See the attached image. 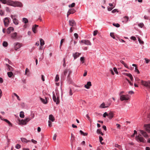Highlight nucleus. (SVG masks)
<instances>
[{
	"label": "nucleus",
	"mask_w": 150,
	"mask_h": 150,
	"mask_svg": "<svg viewBox=\"0 0 150 150\" xmlns=\"http://www.w3.org/2000/svg\"><path fill=\"white\" fill-rule=\"evenodd\" d=\"M11 17L13 20V23L16 25H18V21L16 18V15H11Z\"/></svg>",
	"instance_id": "5"
},
{
	"label": "nucleus",
	"mask_w": 150,
	"mask_h": 150,
	"mask_svg": "<svg viewBox=\"0 0 150 150\" xmlns=\"http://www.w3.org/2000/svg\"><path fill=\"white\" fill-rule=\"evenodd\" d=\"M108 118L109 119L111 120L114 117L113 113L112 111L110 112L108 114Z\"/></svg>",
	"instance_id": "19"
},
{
	"label": "nucleus",
	"mask_w": 150,
	"mask_h": 150,
	"mask_svg": "<svg viewBox=\"0 0 150 150\" xmlns=\"http://www.w3.org/2000/svg\"><path fill=\"white\" fill-rule=\"evenodd\" d=\"M110 36L111 37L113 38L114 39H115V37L114 36V35L113 33H110Z\"/></svg>",
	"instance_id": "43"
},
{
	"label": "nucleus",
	"mask_w": 150,
	"mask_h": 150,
	"mask_svg": "<svg viewBox=\"0 0 150 150\" xmlns=\"http://www.w3.org/2000/svg\"><path fill=\"white\" fill-rule=\"evenodd\" d=\"M23 22H24L25 23H27L28 22V19L25 18H23Z\"/></svg>",
	"instance_id": "34"
},
{
	"label": "nucleus",
	"mask_w": 150,
	"mask_h": 150,
	"mask_svg": "<svg viewBox=\"0 0 150 150\" xmlns=\"http://www.w3.org/2000/svg\"><path fill=\"white\" fill-rule=\"evenodd\" d=\"M17 35V33L16 32H15L13 33L11 35V37L13 39H15V38L16 37V36Z\"/></svg>",
	"instance_id": "28"
},
{
	"label": "nucleus",
	"mask_w": 150,
	"mask_h": 150,
	"mask_svg": "<svg viewBox=\"0 0 150 150\" xmlns=\"http://www.w3.org/2000/svg\"><path fill=\"white\" fill-rule=\"evenodd\" d=\"M22 46V44L17 42L15 43L14 44V46L15 50H17L18 49H19Z\"/></svg>",
	"instance_id": "4"
},
{
	"label": "nucleus",
	"mask_w": 150,
	"mask_h": 150,
	"mask_svg": "<svg viewBox=\"0 0 150 150\" xmlns=\"http://www.w3.org/2000/svg\"><path fill=\"white\" fill-rule=\"evenodd\" d=\"M129 99L128 95H122L120 96V99L122 101L124 100H128Z\"/></svg>",
	"instance_id": "7"
},
{
	"label": "nucleus",
	"mask_w": 150,
	"mask_h": 150,
	"mask_svg": "<svg viewBox=\"0 0 150 150\" xmlns=\"http://www.w3.org/2000/svg\"><path fill=\"white\" fill-rule=\"evenodd\" d=\"M59 80V75L58 74H57L56 75L55 79V81L56 82L58 81Z\"/></svg>",
	"instance_id": "37"
},
{
	"label": "nucleus",
	"mask_w": 150,
	"mask_h": 150,
	"mask_svg": "<svg viewBox=\"0 0 150 150\" xmlns=\"http://www.w3.org/2000/svg\"><path fill=\"white\" fill-rule=\"evenodd\" d=\"M31 142L34 144H36L37 143V141L33 139L31 140Z\"/></svg>",
	"instance_id": "59"
},
{
	"label": "nucleus",
	"mask_w": 150,
	"mask_h": 150,
	"mask_svg": "<svg viewBox=\"0 0 150 150\" xmlns=\"http://www.w3.org/2000/svg\"><path fill=\"white\" fill-rule=\"evenodd\" d=\"M49 119L52 122H54L55 120V119L52 115H49Z\"/></svg>",
	"instance_id": "24"
},
{
	"label": "nucleus",
	"mask_w": 150,
	"mask_h": 150,
	"mask_svg": "<svg viewBox=\"0 0 150 150\" xmlns=\"http://www.w3.org/2000/svg\"><path fill=\"white\" fill-rule=\"evenodd\" d=\"M144 59L145 60L146 63V64L149 63L150 61V59H149L147 58H145Z\"/></svg>",
	"instance_id": "52"
},
{
	"label": "nucleus",
	"mask_w": 150,
	"mask_h": 150,
	"mask_svg": "<svg viewBox=\"0 0 150 150\" xmlns=\"http://www.w3.org/2000/svg\"><path fill=\"white\" fill-rule=\"evenodd\" d=\"M117 11L118 12L117 9H114L112 11V13H115Z\"/></svg>",
	"instance_id": "61"
},
{
	"label": "nucleus",
	"mask_w": 150,
	"mask_h": 150,
	"mask_svg": "<svg viewBox=\"0 0 150 150\" xmlns=\"http://www.w3.org/2000/svg\"><path fill=\"white\" fill-rule=\"evenodd\" d=\"M4 25L6 27H8L9 23V21L7 17H6L4 19Z\"/></svg>",
	"instance_id": "10"
},
{
	"label": "nucleus",
	"mask_w": 150,
	"mask_h": 150,
	"mask_svg": "<svg viewBox=\"0 0 150 150\" xmlns=\"http://www.w3.org/2000/svg\"><path fill=\"white\" fill-rule=\"evenodd\" d=\"M13 94L15 96H16L18 100H20L19 96L18 95H17L16 93H14Z\"/></svg>",
	"instance_id": "47"
},
{
	"label": "nucleus",
	"mask_w": 150,
	"mask_h": 150,
	"mask_svg": "<svg viewBox=\"0 0 150 150\" xmlns=\"http://www.w3.org/2000/svg\"><path fill=\"white\" fill-rule=\"evenodd\" d=\"M123 74L125 76H126L129 77H130V76L132 75L130 74V73H123Z\"/></svg>",
	"instance_id": "41"
},
{
	"label": "nucleus",
	"mask_w": 150,
	"mask_h": 150,
	"mask_svg": "<svg viewBox=\"0 0 150 150\" xmlns=\"http://www.w3.org/2000/svg\"><path fill=\"white\" fill-rule=\"evenodd\" d=\"M53 99L54 101L56 103V104H58L59 103V97H57L56 98L55 95L54 94H53Z\"/></svg>",
	"instance_id": "8"
},
{
	"label": "nucleus",
	"mask_w": 150,
	"mask_h": 150,
	"mask_svg": "<svg viewBox=\"0 0 150 150\" xmlns=\"http://www.w3.org/2000/svg\"><path fill=\"white\" fill-rule=\"evenodd\" d=\"M52 122L50 121H48V126L49 127H51L52 126Z\"/></svg>",
	"instance_id": "55"
},
{
	"label": "nucleus",
	"mask_w": 150,
	"mask_h": 150,
	"mask_svg": "<svg viewBox=\"0 0 150 150\" xmlns=\"http://www.w3.org/2000/svg\"><path fill=\"white\" fill-rule=\"evenodd\" d=\"M81 54L78 52H76L75 53L73 54V56L74 57V59H76L77 58L79 57Z\"/></svg>",
	"instance_id": "15"
},
{
	"label": "nucleus",
	"mask_w": 150,
	"mask_h": 150,
	"mask_svg": "<svg viewBox=\"0 0 150 150\" xmlns=\"http://www.w3.org/2000/svg\"><path fill=\"white\" fill-rule=\"evenodd\" d=\"M99 139L100 142V143L102 144H103V143L102 142V141L103 140V139L102 138V137L101 136H99Z\"/></svg>",
	"instance_id": "49"
},
{
	"label": "nucleus",
	"mask_w": 150,
	"mask_h": 150,
	"mask_svg": "<svg viewBox=\"0 0 150 150\" xmlns=\"http://www.w3.org/2000/svg\"><path fill=\"white\" fill-rule=\"evenodd\" d=\"M7 71H11L13 70L14 69L12 68V66H7Z\"/></svg>",
	"instance_id": "26"
},
{
	"label": "nucleus",
	"mask_w": 150,
	"mask_h": 150,
	"mask_svg": "<svg viewBox=\"0 0 150 150\" xmlns=\"http://www.w3.org/2000/svg\"><path fill=\"white\" fill-rule=\"evenodd\" d=\"M4 121L6 122L10 126H12V125L11 123L7 119H4L3 120Z\"/></svg>",
	"instance_id": "30"
},
{
	"label": "nucleus",
	"mask_w": 150,
	"mask_h": 150,
	"mask_svg": "<svg viewBox=\"0 0 150 150\" xmlns=\"http://www.w3.org/2000/svg\"><path fill=\"white\" fill-rule=\"evenodd\" d=\"M29 70L27 68L25 69V75H27V76H29Z\"/></svg>",
	"instance_id": "33"
},
{
	"label": "nucleus",
	"mask_w": 150,
	"mask_h": 150,
	"mask_svg": "<svg viewBox=\"0 0 150 150\" xmlns=\"http://www.w3.org/2000/svg\"><path fill=\"white\" fill-rule=\"evenodd\" d=\"M74 36L76 39H77L78 38V35L76 33H75L74 34Z\"/></svg>",
	"instance_id": "60"
},
{
	"label": "nucleus",
	"mask_w": 150,
	"mask_h": 150,
	"mask_svg": "<svg viewBox=\"0 0 150 150\" xmlns=\"http://www.w3.org/2000/svg\"><path fill=\"white\" fill-rule=\"evenodd\" d=\"M138 25L139 27L142 28L143 27L144 25L143 23H140L138 24Z\"/></svg>",
	"instance_id": "51"
},
{
	"label": "nucleus",
	"mask_w": 150,
	"mask_h": 150,
	"mask_svg": "<svg viewBox=\"0 0 150 150\" xmlns=\"http://www.w3.org/2000/svg\"><path fill=\"white\" fill-rule=\"evenodd\" d=\"M108 116V114L107 112H105L103 114V116L105 118L107 116Z\"/></svg>",
	"instance_id": "45"
},
{
	"label": "nucleus",
	"mask_w": 150,
	"mask_h": 150,
	"mask_svg": "<svg viewBox=\"0 0 150 150\" xmlns=\"http://www.w3.org/2000/svg\"><path fill=\"white\" fill-rule=\"evenodd\" d=\"M115 147H117L119 149H121V146L117 144H115Z\"/></svg>",
	"instance_id": "39"
},
{
	"label": "nucleus",
	"mask_w": 150,
	"mask_h": 150,
	"mask_svg": "<svg viewBox=\"0 0 150 150\" xmlns=\"http://www.w3.org/2000/svg\"><path fill=\"white\" fill-rule=\"evenodd\" d=\"M31 120L30 119L29 117H27L24 120H19V123L22 124V125H26L27 123L30 120Z\"/></svg>",
	"instance_id": "2"
},
{
	"label": "nucleus",
	"mask_w": 150,
	"mask_h": 150,
	"mask_svg": "<svg viewBox=\"0 0 150 150\" xmlns=\"http://www.w3.org/2000/svg\"><path fill=\"white\" fill-rule=\"evenodd\" d=\"M112 24L114 26H115L116 27H119L120 26V24L117 23H113Z\"/></svg>",
	"instance_id": "40"
},
{
	"label": "nucleus",
	"mask_w": 150,
	"mask_h": 150,
	"mask_svg": "<svg viewBox=\"0 0 150 150\" xmlns=\"http://www.w3.org/2000/svg\"><path fill=\"white\" fill-rule=\"evenodd\" d=\"M7 75L9 77L11 78L13 76V73L12 71L9 72L7 73Z\"/></svg>",
	"instance_id": "32"
},
{
	"label": "nucleus",
	"mask_w": 150,
	"mask_h": 150,
	"mask_svg": "<svg viewBox=\"0 0 150 150\" xmlns=\"http://www.w3.org/2000/svg\"><path fill=\"white\" fill-rule=\"evenodd\" d=\"M98 33V31L97 30H95L93 32V35L94 36H96Z\"/></svg>",
	"instance_id": "56"
},
{
	"label": "nucleus",
	"mask_w": 150,
	"mask_h": 150,
	"mask_svg": "<svg viewBox=\"0 0 150 150\" xmlns=\"http://www.w3.org/2000/svg\"><path fill=\"white\" fill-rule=\"evenodd\" d=\"M69 25L70 26L73 27L76 25V23L73 20L69 21Z\"/></svg>",
	"instance_id": "14"
},
{
	"label": "nucleus",
	"mask_w": 150,
	"mask_h": 150,
	"mask_svg": "<svg viewBox=\"0 0 150 150\" xmlns=\"http://www.w3.org/2000/svg\"><path fill=\"white\" fill-rule=\"evenodd\" d=\"M99 107L101 108H106L105 104L104 103H103Z\"/></svg>",
	"instance_id": "27"
},
{
	"label": "nucleus",
	"mask_w": 150,
	"mask_h": 150,
	"mask_svg": "<svg viewBox=\"0 0 150 150\" xmlns=\"http://www.w3.org/2000/svg\"><path fill=\"white\" fill-rule=\"evenodd\" d=\"M115 7V6H113V7H109L108 8V11H110L112 10V9Z\"/></svg>",
	"instance_id": "58"
},
{
	"label": "nucleus",
	"mask_w": 150,
	"mask_h": 150,
	"mask_svg": "<svg viewBox=\"0 0 150 150\" xmlns=\"http://www.w3.org/2000/svg\"><path fill=\"white\" fill-rule=\"evenodd\" d=\"M71 14H73L76 11L75 10L74 8H71L69 10Z\"/></svg>",
	"instance_id": "35"
},
{
	"label": "nucleus",
	"mask_w": 150,
	"mask_h": 150,
	"mask_svg": "<svg viewBox=\"0 0 150 150\" xmlns=\"http://www.w3.org/2000/svg\"><path fill=\"white\" fill-rule=\"evenodd\" d=\"M80 43H84L85 45H91V42L88 40H81L80 41Z\"/></svg>",
	"instance_id": "9"
},
{
	"label": "nucleus",
	"mask_w": 150,
	"mask_h": 150,
	"mask_svg": "<svg viewBox=\"0 0 150 150\" xmlns=\"http://www.w3.org/2000/svg\"><path fill=\"white\" fill-rule=\"evenodd\" d=\"M0 1L2 2V3L4 4H6V0H0Z\"/></svg>",
	"instance_id": "54"
},
{
	"label": "nucleus",
	"mask_w": 150,
	"mask_h": 150,
	"mask_svg": "<svg viewBox=\"0 0 150 150\" xmlns=\"http://www.w3.org/2000/svg\"><path fill=\"white\" fill-rule=\"evenodd\" d=\"M131 39H132L134 41H135L136 40V38L134 36H132L131 37Z\"/></svg>",
	"instance_id": "57"
},
{
	"label": "nucleus",
	"mask_w": 150,
	"mask_h": 150,
	"mask_svg": "<svg viewBox=\"0 0 150 150\" xmlns=\"http://www.w3.org/2000/svg\"><path fill=\"white\" fill-rule=\"evenodd\" d=\"M24 116V112L23 111H21L20 113V117L21 118H23Z\"/></svg>",
	"instance_id": "31"
},
{
	"label": "nucleus",
	"mask_w": 150,
	"mask_h": 150,
	"mask_svg": "<svg viewBox=\"0 0 150 150\" xmlns=\"http://www.w3.org/2000/svg\"><path fill=\"white\" fill-rule=\"evenodd\" d=\"M14 30V28L12 27H9L7 30V33L8 34H10L11 33V31H13Z\"/></svg>",
	"instance_id": "23"
},
{
	"label": "nucleus",
	"mask_w": 150,
	"mask_h": 150,
	"mask_svg": "<svg viewBox=\"0 0 150 150\" xmlns=\"http://www.w3.org/2000/svg\"><path fill=\"white\" fill-rule=\"evenodd\" d=\"M14 3V1L11 0H8L7 1L6 4L7 5L13 6Z\"/></svg>",
	"instance_id": "20"
},
{
	"label": "nucleus",
	"mask_w": 150,
	"mask_h": 150,
	"mask_svg": "<svg viewBox=\"0 0 150 150\" xmlns=\"http://www.w3.org/2000/svg\"><path fill=\"white\" fill-rule=\"evenodd\" d=\"M135 71L136 72H137V74H139V71L138 69H137V66H135Z\"/></svg>",
	"instance_id": "50"
},
{
	"label": "nucleus",
	"mask_w": 150,
	"mask_h": 150,
	"mask_svg": "<svg viewBox=\"0 0 150 150\" xmlns=\"http://www.w3.org/2000/svg\"><path fill=\"white\" fill-rule=\"evenodd\" d=\"M73 94V93L72 92V90L71 88L70 89L69 91V95L71 96Z\"/></svg>",
	"instance_id": "64"
},
{
	"label": "nucleus",
	"mask_w": 150,
	"mask_h": 150,
	"mask_svg": "<svg viewBox=\"0 0 150 150\" xmlns=\"http://www.w3.org/2000/svg\"><path fill=\"white\" fill-rule=\"evenodd\" d=\"M110 72L111 74L113 75H114V73L113 71H114L116 74H118V72L117 71V69L116 67H114L113 68V69H110Z\"/></svg>",
	"instance_id": "12"
},
{
	"label": "nucleus",
	"mask_w": 150,
	"mask_h": 150,
	"mask_svg": "<svg viewBox=\"0 0 150 150\" xmlns=\"http://www.w3.org/2000/svg\"><path fill=\"white\" fill-rule=\"evenodd\" d=\"M23 5L19 1H14L13 6L16 7H23Z\"/></svg>",
	"instance_id": "6"
},
{
	"label": "nucleus",
	"mask_w": 150,
	"mask_h": 150,
	"mask_svg": "<svg viewBox=\"0 0 150 150\" xmlns=\"http://www.w3.org/2000/svg\"><path fill=\"white\" fill-rule=\"evenodd\" d=\"M101 132V130L100 129H98L97 130V132L98 134H100Z\"/></svg>",
	"instance_id": "63"
},
{
	"label": "nucleus",
	"mask_w": 150,
	"mask_h": 150,
	"mask_svg": "<svg viewBox=\"0 0 150 150\" xmlns=\"http://www.w3.org/2000/svg\"><path fill=\"white\" fill-rule=\"evenodd\" d=\"M123 18L124 20L123 22L127 23L128 21L129 18L128 16H125Z\"/></svg>",
	"instance_id": "25"
},
{
	"label": "nucleus",
	"mask_w": 150,
	"mask_h": 150,
	"mask_svg": "<svg viewBox=\"0 0 150 150\" xmlns=\"http://www.w3.org/2000/svg\"><path fill=\"white\" fill-rule=\"evenodd\" d=\"M116 125L117 127V128H118V129H120V125L118 124H116Z\"/></svg>",
	"instance_id": "62"
},
{
	"label": "nucleus",
	"mask_w": 150,
	"mask_h": 150,
	"mask_svg": "<svg viewBox=\"0 0 150 150\" xmlns=\"http://www.w3.org/2000/svg\"><path fill=\"white\" fill-rule=\"evenodd\" d=\"M138 40L139 43L141 44H144V42L139 37H138Z\"/></svg>",
	"instance_id": "38"
},
{
	"label": "nucleus",
	"mask_w": 150,
	"mask_h": 150,
	"mask_svg": "<svg viewBox=\"0 0 150 150\" xmlns=\"http://www.w3.org/2000/svg\"><path fill=\"white\" fill-rule=\"evenodd\" d=\"M92 84L91 82L90 81L88 82L85 85L84 87L87 89H88L90 88V86H91Z\"/></svg>",
	"instance_id": "17"
},
{
	"label": "nucleus",
	"mask_w": 150,
	"mask_h": 150,
	"mask_svg": "<svg viewBox=\"0 0 150 150\" xmlns=\"http://www.w3.org/2000/svg\"><path fill=\"white\" fill-rule=\"evenodd\" d=\"M38 27V25H35L33 26L32 30L34 33H37V29Z\"/></svg>",
	"instance_id": "13"
},
{
	"label": "nucleus",
	"mask_w": 150,
	"mask_h": 150,
	"mask_svg": "<svg viewBox=\"0 0 150 150\" xmlns=\"http://www.w3.org/2000/svg\"><path fill=\"white\" fill-rule=\"evenodd\" d=\"M64 41V39H63L61 40L60 42V48L61 49V47L62 45V43Z\"/></svg>",
	"instance_id": "42"
},
{
	"label": "nucleus",
	"mask_w": 150,
	"mask_h": 150,
	"mask_svg": "<svg viewBox=\"0 0 150 150\" xmlns=\"http://www.w3.org/2000/svg\"><path fill=\"white\" fill-rule=\"evenodd\" d=\"M140 132L145 137L147 138L148 137V135L146 132L142 130H140Z\"/></svg>",
	"instance_id": "16"
},
{
	"label": "nucleus",
	"mask_w": 150,
	"mask_h": 150,
	"mask_svg": "<svg viewBox=\"0 0 150 150\" xmlns=\"http://www.w3.org/2000/svg\"><path fill=\"white\" fill-rule=\"evenodd\" d=\"M40 45L42 46L43 45L45 44V42L44 40L42 39H40Z\"/></svg>",
	"instance_id": "29"
},
{
	"label": "nucleus",
	"mask_w": 150,
	"mask_h": 150,
	"mask_svg": "<svg viewBox=\"0 0 150 150\" xmlns=\"http://www.w3.org/2000/svg\"><path fill=\"white\" fill-rule=\"evenodd\" d=\"M144 126L145 128L146 131L149 133H150V124L145 125Z\"/></svg>",
	"instance_id": "18"
},
{
	"label": "nucleus",
	"mask_w": 150,
	"mask_h": 150,
	"mask_svg": "<svg viewBox=\"0 0 150 150\" xmlns=\"http://www.w3.org/2000/svg\"><path fill=\"white\" fill-rule=\"evenodd\" d=\"M8 44L7 42L4 41L3 43V46L4 47H6L8 46Z\"/></svg>",
	"instance_id": "36"
},
{
	"label": "nucleus",
	"mask_w": 150,
	"mask_h": 150,
	"mask_svg": "<svg viewBox=\"0 0 150 150\" xmlns=\"http://www.w3.org/2000/svg\"><path fill=\"white\" fill-rule=\"evenodd\" d=\"M16 148L17 149H20L21 148V146L18 144H17L16 146Z\"/></svg>",
	"instance_id": "46"
},
{
	"label": "nucleus",
	"mask_w": 150,
	"mask_h": 150,
	"mask_svg": "<svg viewBox=\"0 0 150 150\" xmlns=\"http://www.w3.org/2000/svg\"><path fill=\"white\" fill-rule=\"evenodd\" d=\"M80 60L81 62H82L83 63L84 61V57H81L80 58Z\"/></svg>",
	"instance_id": "53"
},
{
	"label": "nucleus",
	"mask_w": 150,
	"mask_h": 150,
	"mask_svg": "<svg viewBox=\"0 0 150 150\" xmlns=\"http://www.w3.org/2000/svg\"><path fill=\"white\" fill-rule=\"evenodd\" d=\"M21 142L23 143H27L30 142V140H27L26 138H21Z\"/></svg>",
	"instance_id": "22"
},
{
	"label": "nucleus",
	"mask_w": 150,
	"mask_h": 150,
	"mask_svg": "<svg viewBox=\"0 0 150 150\" xmlns=\"http://www.w3.org/2000/svg\"><path fill=\"white\" fill-rule=\"evenodd\" d=\"M75 3H73L69 5V7H73L75 6Z\"/></svg>",
	"instance_id": "44"
},
{
	"label": "nucleus",
	"mask_w": 150,
	"mask_h": 150,
	"mask_svg": "<svg viewBox=\"0 0 150 150\" xmlns=\"http://www.w3.org/2000/svg\"><path fill=\"white\" fill-rule=\"evenodd\" d=\"M137 140L138 141H140V142H142L144 143L145 142V140L142 137H141L139 135L137 137H136Z\"/></svg>",
	"instance_id": "11"
},
{
	"label": "nucleus",
	"mask_w": 150,
	"mask_h": 150,
	"mask_svg": "<svg viewBox=\"0 0 150 150\" xmlns=\"http://www.w3.org/2000/svg\"><path fill=\"white\" fill-rule=\"evenodd\" d=\"M141 83L144 86L150 88V80L147 81H143L142 80Z\"/></svg>",
	"instance_id": "3"
},
{
	"label": "nucleus",
	"mask_w": 150,
	"mask_h": 150,
	"mask_svg": "<svg viewBox=\"0 0 150 150\" xmlns=\"http://www.w3.org/2000/svg\"><path fill=\"white\" fill-rule=\"evenodd\" d=\"M41 101L42 103L44 104H46L47 103V98L45 97V99H43L41 98H40Z\"/></svg>",
	"instance_id": "21"
},
{
	"label": "nucleus",
	"mask_w": 150,
	"mask_h": 150,
	"mask_svg": "<svg viewBox=\"0 0 150 150\" xmlns=\"http://www.w3.org/2000/svg\"><path fill=\"white\" fill-rule=\"evenodd\" d=\"M111 103H107L106 104H105V106L106 108H108V107H109L110 105H111Z\"/></svg>",
	"instance_id": "48"
},
{
	"label": "nucleus",
	"mask_w": 150,
	"mask_h": 150,
	"mask_svg": "<svg viewBox=\"0 0 150 150\" xmlns=\"http://www.w3.org/2000/svg\"><path fill=\"white\" fill-rule=\"evenodd\" d=\"M71 73V71L70 69H65L63 72V75L66 76L67 74H68V75L67 77V80L68 81L70 80V74Z\"/></svg>",
	"instance_id": "1"
}]
</instances>
